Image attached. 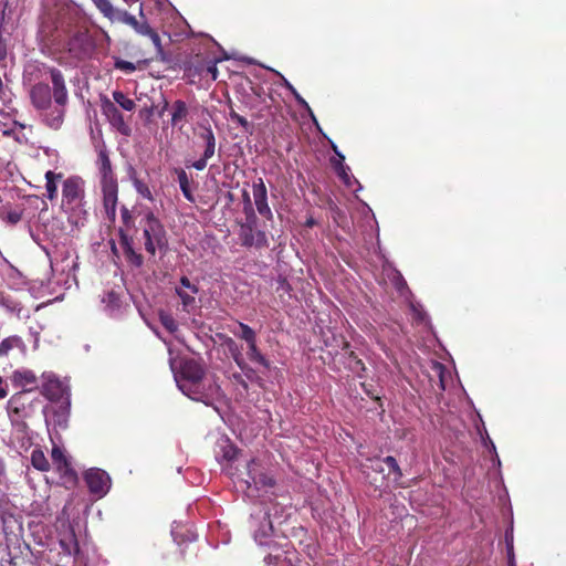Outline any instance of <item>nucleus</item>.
I'll use <instances>...</instances> for the list:
<instances>
[{
  "mask_svg": "<svg viewBox=\"0 0 566 566\" xmlns=\"http://www.w3.org/2000/svg\"><path fill=\"white\" fill-rule=\"evenodd\" d=\"M97 157L95 166L99 175V184L103 192V206L107 218L115 221L118 200V181L109 158V151L105 142L95 145Z\"/></svg>",
  "mask_w": 566,
  "mask_h": 566,
  "instance_id": "1",
  "label": "nucleus"
},
{
  "mask_svg": "<svg viewBox=\"0 0 566 566\" xmlns=\"http://www.w3.org/2000/svg\"><path fill=\"white\" fill-rule=\"evenodd\" d=\"M42 407V400L32 389H23L13 394L6 405L11 427L19 433H27L28 423L38 409Z\"/></svg>",
  "mask_w": 566,
  "mask_h": 566,
  "instance_id": "2",
  "label": "nucleus"
},
{
  "mask_svg": "<svg viewBox=\"0 0 566 566\" xmlns=\"http://www.w3.org/2000/svg\"><path fill=\"white\" fill-rule=\"evenodd\" d=\"M205 377V369L195 359H187L180 366L176 381L180 390L189 398L207 403V395L202 391L201 382Z\"/></svg>",
  "mask_w": 566,
  "mask_h": 566,
  "instance_id": "3",
  "label": "nucleus"
},
{
  "mask_svg": "<svg viewBox=\"0 0 566 566\" xmlns=\"http://www.w3.org/2000/svg\"><path fill=\"white\" fill-rule=\"evenodd\" d=\"M142 214L143 217L139 221V226L143 229L145 250L151 256H155L157 249L164 250L167 248V233L161 221L150 209L144 210Z\"/></svg>",
  "mask_w": 566,
  "mask_h": 566,
  "instance_id": "4",
  "label": "nucleus"
},
{
  "mask_svg": "<svg viewBox=\"0 0 566 566\" xmlns=\"http://www.w3.org/2000/svg\"><path fill=\"white\" fill-rule=\"evenodd\" d=\"M44 74L49 75V78L52 83L51 92L53 94V99L55 104L61 107L60 109H56V116H54L51 119H48V125L51 128H59L63 122L64 111L63 108L69 103V92L66 87L65 77L61 70L54 67V66H48L43 65Z\"/></svg>",
  "mask_w": 566,
  "mask_h": 566,
  "instance_id": "5",
  "label": "nucleus"
},
{
  "mask_svg": "<svg viewBox=\"0 0 566 566\" xmlns=\"http://www.w3.org/2000/svg\"><path fill=\"white\" fill-rule=\"evenodd\" d=\"M85 196L84 180L77 176H71L63 181L62 208L67 212L81 213Z\"/></svg>",
  "mask_w": 566,
  "mask_h": 566,
  "instance_id": "6",
  "label": "nucleus"
},
{
  "mask_svg": "<svg viewBox=\"0 0 566 566\" xmlns=\"http://www.w3.org/2000/svg\"><path fill=\"white\" fill-rule=\"evenodd\" d=\"M119 21L129 25L142 36H147L153 44L155 56L158 59H164V48L161 44V39L158 32L150 27L147 20L143 17V20H137L134 15L129 14L127 11H123L119 14Z\"/></svg>",
  "mask_w": 566,
  "mask_h": 566,
  "instance_id": "7",
  "label": "nucleus"
},
{
  "mask_svg": "<svg viewBox=\"0 0 566 566\" xmlns=\"http://www.w3.org/2000/svg\"><path fill=\"white\" fill-rule=\"evenodd\" d=\"M197 137L198 140L195 145L202 149V154L197 160H193L191 164H187V167H192L196 170L201 171L206 169L208 160L216 154L217 139L210 126L203 127L201 132L197 134Z\"/></svg>",
  "mask_w": 566,
  "mask_h": 566,
  "instance_id": "8",
  "label": "nucleus"
},
{
  "mask_svg": "<svg viewBox=\"0 0 566 566\" xmlns=\"http://www.w3.org/2000/svg\"><path fill=\"white\" fill-rule=\"evenodd\" d=\"M238 326L240 328V333L232 331L234 336L243 339L248 345V358L266 369H270L271 364L270 360L265 358V356L260 352L256 345V333L247 324L242 322H238Z\"/></svg>",
  "mask_w": 566,
  "mask_h": 566,
  "instance_id": "9",
  "label": "nucleus"
},
{
  "mask_svg": "<svg viewBox=\"0 0 566 566\" xmlns=\"http://www.w3.org/2000/svg\"><path fill=\"white\" fill-rule=\"evenodd\" d=\"M101 109L103 115L107 118L108 123L113 128H115L123 136H130L132 128L125 122L123 114L117 108L115 103H113L107 97L102 98L101 101Z\"/></svg>",
  "mask_w": 566,
  "mask_h": 566,
  "instance_id": "10",
  "label": "nucleus"
},
{
  "mask_svg": "<svg viewBox=\"0 0 566 566\" xmlns=\"http://www.w3.org/2000/svg\"><path fill=\"white\" fill-rule=\"evenodd\" d=\"M84 479L91 493L102 496L109 490L111 478L102 469L93 468L87 470Z\"/></svg>",
  "mask_w": 566,
  "mask_h": 566,
  "instance_id": "11",
  "label": "nucleus"
},
{
  "mask_svg": "<svg viewBox=\"0 0 566 566\" xmlns=\"http://www.w3.org/2000/svg\"><path fill=\"white\" fill-rule=\"evenodd\" d=\"M30 99L38 111H46L52 105L53 94L48 83L39 82L30 90Z\"/></svg>",
  "mask_w": 566,
  "mask_h": 566,
  "instance_id": "12",
  "label": "nucleus"
},
{
  "mask_svg": "<svg viewBox=\"0 0 566 566\" xmlns=\"http://www.w3.org/2000/svg\"><path fill=\"white\" fill-rule=\"evenodd\" d=\"M252 192L255 209L259 214H261L266 220H272L273 213L268 203V190L262 178H258L255 181H253Z\"/></svg>",
  "mask_w": 566,
  "mask_h": 566,
  "instance_id": "13",
  "label": "nucleus"
},
{
  "mask_svg": "<svg viewBox=\"0 0 566 566\" xmlns=\"http://www.w3.org/2000/svg\"><path fill=\"white\" fill-rule=\"evenodd\" d=\"M119 243L123 248V252L126 261L135 266L140 268L144 264V258L140 253L136 252L133 248L134 239L132 235L126 233L124 229H119Z\"/></svg>",
  "mask_w": 566,
  "mask_h": 566,
  "instance_id": "14",
  "label": "nucleus"
},
{
  "mask_svg": "<svg viewBox=\"0 0 566 566\" xmlns=\"http://www.w3.org/2000/svg\"><path fill=\"white\" fill-rule=\"evenodd\" d=\"M51 458L56 471L62 476L67 478L69 480L76 479V473L72 468L69 458L65 455L64 451L59 446H53Z\"/></svg>",
  "mask_w": 566,
  "mask_h": 566,
  "instance_id": "15",
  "label": "nucleus"
},
{
  "mask_svg": "<svg viewBox=\"0 0 566 566\" xmlns=\"http://www.w3.org/2000/svg\"><path fill=\"white\" fill-rule=\"evenodd\" d=\"M43 384L41 386V394L51 401H57L63 397L64 387L62 382L52 374H43Z\"/></svg>",
  "mask_w": 566,
  "mask_h": 566,
  "instance_id": "16",
  "label": "nucleus"
},
{
  "mask_svg": "<svg viewBox=\"0 0 566 566\" xmlns=\"http://www.w3.org/2000/svg\"><path fill=\"white\" fill-rule=\"evenodd\" d=\"M11 381L15 388H21V390L32 389L34 392V389L38 388V378L35 374L29 369L14 370L11 376Z\"/></svg>",
  "mask_w": 566,
  "mask_h": 566,
  "instance_id": "17",
  "label": "nucleus"
},
{
  "mask_svg": "<svg viewBox=\"0 0 566 566\" xmlns=\"http://www.w3.org/2000/svg\"><path fill=\"white\" fill-rule=\"evenodd\" d=\"M295 552L290 549L275 548L270 552L265 557L268 566H295L293 560Z\"/></svg>",
  "mask_w": 566,
  "mask_h": 566,
  "instance_id": "18",
  "label": "nucleus"
},
{
  "mask_svg": "<svg viewBox=\"0 0 566 566\" xmlns=\"http://www.w3.org/2000/svg\"><path fill=\"white\" fill-rule=\"evenodd\" d=\"M256 467H259V463L254 459H252L248 464V475L249 479L251 480L247 481L249 486H251L252 484L256 489H259L260 486H273L274 481L263 473H258Z\"/></svg>",
  "mask_w": 566,
  "mask_h": 566,
  "instance_id": "19",
  "label": "nucleus"
},
{
  "mask_svg": "<svg viewBox=\"0 0 566 566\" xmlns=\"http://www.w3.org/2000/svg\"><path fill=\"white\" fill-rule=\"evenodd\" d=\"M349 343L343 342V349L346 350L347 354V368L354 373L357 377L364 378L366 373V366L360 358L353 350L349 349Z\"/></svg>",
  "mask_w": 566,
  "mask_h": 566,
  "instance_id": "20",
  "label": "nucleus"
},
{
  "mask_svg": "<svg viewBox=\"0 0 566 566\" xmlns=\"http://www.w3.org/2000/svg\"><path fill=\"white\" fill-rule=\"evenodd\" d=\"M217 60H209L207 62H201L195 69L189 67L187 70L189 75H199V76H210L212 81L218 78V67Z\"/></svg>",
  "mask_w": 566,
  "mask_h": 566,
  "instance_id": "21",
  "label": "nucleus"
},
{
  "mask_svg": "<svg viewBox=\"0 0 566 566\" xmlns=\"http://www.w3.org/2000/svg\"><path fill=\"white\" fill-rule=\"evenodd\" d=\"M13 349H25L24 342L21 337L12 335L0 342V357H7Z\"/></svg>",
  "mask_w": 566,
  "mask_h": 566,
  "instance_id": "22",
  "label": "nucleus"
},
{
  "mask_svg": "<svg viewBox=\"0 0 566 566\" xmlns=\"http://www.w3.org/2000/svg\"><path fill=\"white\" fill-rule=\"evenodd\" d=\"M63 178L61 172L49 170L45 172L46 197L52 201L57 198V181Z\"/></svg>",
  "mask_w": 566,
  "mask_h": 566,
  "instance_id": "23",
  "label": "nucleus"
},
{
  "mask_svg": "<svg viewBox=\"0 0 566 566\" xmlns=\"http://www.w3.org/2000/svg\"><path fill=\"white\" fill-rule=\"evenodd\" d=\"M128 175L137 193L149 201H154V197L148 185L137 178V172L133 167L129 168Z\"/></svg>",
  "mask_w": 566,
  "mask_h": 566,
  "instance_id": "24",
  "label": "nucleus"
},
{
  "mask_svg": "<svg viewBox=\"0 0 566 566\" xmlns=\"http://www.w3.org/2000/svg\"><path fill=\"white\" fill-rule=\"evenodd\" d=\"M92 1L105 18L109 19L111 21H114V20L119 21V14L123 11L116 10L113 7L111 0H92Z\"/></svg>",
  "mask_w": 566,
  "mask_h": 566,
  "instance_id": "25",
  "label": "nucleus"
},
{
  "mask_svg": "<svg viewBox=\"0 0 566 566\" xmlns=\"http://www.w3.org/2000/svg\"><path fill=\"white\" fill-rule=\"evenodd\" d=\"M188 115L187 104L178 99L172 104L171 125L177 126L179 123L186 120Z\"/></svg>",
  "mask_w": 566,
  "mask_h": 566,
  "instance_id": "26",
  "label": "nucleus"
},
{
  "mask_svg": "<svg viewBox=\"0 0 566 566\" xmlns=\"http://www.w3.org/2000/svg\"><path fill=\"white\" fill-rule=\"evenodd\" d=\"M31 463L33 468L39 471L46 472L50 470V463L44 454V452L40 449H34L31 453Z\"/></svg>",
  "mask_w": 566,
  "mask_h": 566,
  "instance_id": "27",
  "label": "nucleus"
},
{
  "mask_svg": "<svg viewBox=\"0 0 566 566\" xmlns=\"http://www.w3.org/2000/svg\"><path fill=\"white\" fill-rule=\"evenodd\" d=\"M178 182H179V187H180V190H181L184 197L188 201L195 202V197L190 189V181H189L187 172L184 169H180L178 171Z\"/></svg>",
  "mask_w": 566,
  "mask_h": 566,
  "instance_id": "28",
  "label": "nucleus"
},
{
  "mask_svg": "<svg viewBox=\"0 0 566 566\" xmlns=\"http://www.w3.org/2000/svg\"><path fill=\"white\" fill-rule=\"evenodd\" d=\"M112 95L114 99L113 103L118 104L123 109L133 112L136 108V103L122 91H114Z\"/></svg>",
  "mask_w": 566,
  "mask_h": 566,
  "instance_id": "29",
  "label": "nucleus"
},
{
  "mask_svg": "<svg viewBox=\"0 0 566 566\" xmlns=\"http://www.w3.org/2000/svg\"><path fill=\"white\" fill-rule=\"evenodd\" d=\"M382 463H385L389 469V474H392V481L397 484H399L400 480L402 479V471L397 462V460L387 455L382 459Z\"/></svg>",
  "mask_w": 566,
  "mask_h": 566,
  "instance_id": "30",
  "label": "nucleus"
},
{
  "mask_svg": "<svg viewBox=\"0 0 566 566\" xmlns=\"http://www.w3.org/2000/svg\"><path fill=\"white\" fill-rule=\"evenodd\" d=\"M159 322L161 325L170 333L174 334L178 331V323L174 318V316L170 313H167L165 311H160L159 314Z\"/></svg>",
  "mask_w": 566,
  "mask_h": 566,
  "instance_id": "31",
  "label": "nucleus"
},
{
  "mask_svg": "<svg viewBox=\"0 0 566 566\" xmlns=\"http://www.w3.org/2000/svg\"><path fill=\"white\" fill-rule=\"evenodd\" d=\"M229 118L237 123L245 133H252L253 125L248 119L239 115L232 107H230Z\"/></svg>",
  "mask_w": 566,
  "mask_h": 566,
  "instance_id": "32",
  "label": "nucleus"
},
{
  "mask_svg": "<svg viewBox=\"0 0 566 566\" xmlns=\"http://www.w3.org/2000/svg\"><path fill=\"white\" fill-rule=\"evenodd\" d=\"M120 218L123 227L119 229H124L126 233H128V231L135 227V220L129 209L125 206H123L120 209Z\"/></svg>",
  "mask_w": 566,
  "mask_h": 566,
  "instance_id": "33",
  "label": "nucleus"
},
{
  "mask_svg": "<svg viewBox=\"0 0 566 566\" xmlns=\"http://www.w3.org/2000/svg\"><path fill=\"white\" fill-rule=\"evenodd\" d=\"M23 210H10L7 212H1V219L10 226H15L22 220Z\"/></svg>",
  "mask_w": 566,
  "mask_h": 566,
  "instance_id": "34",
  "label": "nucleus"
},
{
  "mask_svg": "<svg viewBox=\"0 0 566 566\" xmlns=\"http://www.w3.org/2000/svg\"><path fill=\"white\" fill-rule=\"evenodd\" d=\"M176 294L180 297L181 304L185 310H188V308L195 306V304H196L195 294H192V293L189 294L181 287H176Z\"/></svg>",
  "mask_w": 566,
  "mask_h": 566,
  "instance_id": "35",
  "label": "nucleus"
},
{
  "mask_svg": "<svg viewBox=\"0 0 566 566\" xmlns=\"http://www.w3.org/2000/svg\"><path fill=\"white\" fill-rule=\"evenodd\" d=\"M241 244L251 248L254 244V229L241 228L240 232Z\"/></svg>",
  "mask_w": 566,
  "mask_h": 566,
  "instance_id": "36",
  "label": "nucleus"
},
{
  "mask_svg": "<svg viewBox=\"0 0 566 566\" xmlns=\"http://www.w3.org/2000/svg\"><path fill=\"white\" fill-rule=\"evenodd\" d=\"M244 214H245V222L241 226V228H245V229H256V224H258V217H256V213H255V210L252 209V210H245L243 211Z\"/></svg>",
  "mask_w": 566,
  "mask_h": 566,
  "instance_id": "37",
  "label": "nucleus"
},
{
  "mask_svg": "<svg viewBox=\"0 0 566 566\" xmlns=\"http://www.w3.org/2000/svg\"><path fill=\"white\" fill-rule=\"evenodd\" d=\"M254 247L266 248L269 247V240L266 233L262 230H254Z\"/></svg>",
  "mask_w": 566,
  "mask_h": 566,
  "instance_id": "38",
  "label": "nucleus"
},
{
  "mask_svg": "<svg viewBox=\"0 0 566 566\" xmlns=\"http://www.w3.org/2000/svg\"><path fill=\"white\" fill-rule=\"evenodd\" d=\"M284 85L285 87L293 94V96L295 97L297 104L306 109H310V105L307 104V102L300 95V93L295 90V87L290 83L287 82L286 80H284Z\"/></svg>",
  "mask_w": 566,
  "mask_h": 566,
  "instance_id": "39",
  "label": "nucleus"
},
{
  "mask_svg": "<svg viewBox=\"0 0 566 566\" xmlns=\"http://www.w3.org/2000/svg\"><path fill=\"white\" fill-rule=\"evenodd\" d=\"M233 360L235 361V364L238 365V367L244 371V373H251L252 369L248 366V364L245 363L242 354L240 350H237L235 353H233V356H232Z\"/></svg>",
  "mask_w": 566,
  "mask_h": 566,
  "instance_id": "40",
  "label": "nucleus"
},
{
  "mask_svg": "<svg viewBox=\"0 0 566 566\" xmlns=\"http://www.w3.org/2000/svg\"><path fill=\"white\" fill-rule=\"evenodd\" d=\"M115 67L117 70L124 71L126 73H133L136 70V66L134 65V63H132L129 61H125V60H117L115 62Z\"/></svg>",
  "mask_w": 566,
  "mask_h": 566,
  "instance_id": "41",
  "label": "nucleus"
},
{
  "mask_svg": "<svg viewBox=\"0 0 566 566\" xmlns=\"http://www.w3.org/2000/svg\"><path fill=\"white\" fill-rule=\"evenodd\" d=\"M333 149H334L335 154L339 157V161H338L339 168L336 167V169L338 170V175L340 178L345 179L347 177V172L345 170V167L343 166V161H344L345 157H344V155L338 153L337 147L335 145H333Z\"/></svg>",
  "mask_w": 566,
  "mask_h": 566,
  "instance_id": "42",
  "label": "nucleus"
},
{
  "mask_svg": "<svg viewBox=\"0 0 566 566\" xmlns=\"http://www.w3.org/2000/svg\"><path fill=\"white\" fill-rule=\"evenodd\" d=\"M230 379H231V381H232V382H234V384H237V385L241 386V387H242V389H243L244 391H248V389H249V385H248V382L244 380L243 376H242L240 373H234V374H232V376L230 377Z\"/></svg>",
  "mask_w": 566,
  "mask_h": 566,
  "instance_id": "43",
  "label": "nucleus"
},
{
  "mask_svg": "<svg viewBox=\"0 0 566 566\" xmlns=\"http://www.w3.org/2000/svg\"><path fill=\"white\" fill-rule=\"evenodd\" d=\"M180 285H181V289L185 287V289L190 290V292L192 294H197L199 292V287L196 284H192L187 276L180 277Z\"/></svg>",
  "mask_w": 566,
  "mask_h": 566,
  "instance_id": "44",
  "label": "nucleus"
},
{
  "mask_svg": "<svg viewBox=\"0 0 566 566\" xmlns=\"http://www.w3.org/2000/svg\"><path fill=\"white\" fill-rule=\"evenodd\" d=\"M242 200H243V211H245V210L249 211V210L254 209L253 203L250 198V193L248 192V190H243Z\"/></svg>",
  "mask_w": 566,
  "mask_h": 566,
  "instance_id": "45",
  "label": "nucleus"
},
{
  "mask_svg": "<svg viewBox=\"0 0 566 566\" xmlns=\"http://www.w3.org/2000/svg\"><path fill=\"white\" fill-rule=\"evenodd\" d=\"M8 396V384L0 376V400L4 399Z\"/></svg>",
  "mask_w": 566,
  "mask_h": 566,
  "instance_id": "46",
  "label": "nucleus"
},
{
  "mask_svg": "<svg viewBox=\"0 0 566 566\" xmlns=\"http://www.w3.org/2000/svg\"><path fill=\"white\" fill-rule=\"evenodd\" d=\"M229 350L231 352V355L233 356V353H235L237 350H239L238 348V345L237 343L232 339V338H228L227 342H226Z\"/></svg>",
  "mask_w": 566,
  "mask_h": 566,
  "instance_id": "47",
  "label": "nucleus"
},
{
  "mask_svg": "<svg viewBox=\"0 0 566 566\" xmlns=\"http://www.w3.org/2000/svg\"><path fill=\"white\" fill-rule=\"evenodd\" d=\"M381 461L377 460L375 464L371 465L373 470L376 471V472H382L384 471V468L381 465Z\"/></svg>",
  "mask_w": 566,
  "mask_h": 566,
  "instance_id": "48",
  "label": "nucleus"
},
{
  "mask_svg": "<svg viewBox=\"0 0 566 566\" xmlns=\"http://www.w3.org/2000/svg\"><path fill=\"white\" fill-rule=\"evenodd\" d=\"M316 224H317V222H316V220L313 217L307 218L306 221H305V227L306 228H313Z\"/></svg>",
  "mask_w": 566,
  "mask_h": 566,
  "instance_id": "49",
  "label": "nucleus"
},
{
  "mask_svg": "<svg viewBox=\"0 0 566 566\" xmlns=\"http://www.w3.org/2000/svg\"><path fill=\"white\" fill-rule=\"evenodd\" d=\"M7 56L6 46L0 43V61H3Z\"/></svg>",
  "mask_w": 566,
  "mask_h": 566,
  "instance_id": "50",
  "label": "nucleus"
},
{
  "mask_svg": "<svg viewBox=\"0 0 566 566\" xmlns=\"http://www.w3.org/2000/svg\"><path fill=\"white\" fill-rule=\"evenodd\" d=\"M361 387L364 388L365 392L370 396L373 399H376L378 400L379 397L378 396H373L371 392H370V389L367 388V386L365 384H361Z\"/></svg>",
  "mask_w": 566,
  "mask_h": 566,
  "instance_id": "51",
  "label": "nucleus"
},
{
  "mask_svg": "<svg viewBox=\"0 0 566 566\" xmlns=\"http://www.w3.org/2000/svg\"><path fill=\"white\" fill-rule=\"evenodd\" d=\"M281 284H282V286H287L289 287V283L286 282L285 279L281 280Z\"/></svg>",
  "mask_w": 566,
  "mask_h": 566,
  "instance_id": "52",
  "label": "nucleus"
},
{
  "mask_svg": "<svg viewBox=\"0 0 566 566\" xmlns=\"http://www.w3.org/2000/svg\"><path fill=\"white\" fill-rule=\"evenodd\" d=\"M74 546H75L76 552H78V544L76 541L74 542Z\"/></svg>",
  "mask_w": 566,
  "mask_h": 566,
  "instance_id": "53",
  "label": "nucleus"
},
{
  "mask_svg": "<svg viewBox=\"0 0 566 566\" xmlns=\"http://www.w3.org/2000/svg\"><path fill=\"white\" fill-rule=\"evenodd\" d=\"M226 457L229 459V460H232L233 459V455H230L229 453L226 454Z\"/></svg>",
  "mask_w": 566,
  "mask_h": 566,
  "instance_id": "54",
  "label": "nucleus"
},
{
  "mask_svg": "<svg viewBox=\"0 0 566 566\" xmlns=\"http://www.w3.org/2000/svg\"><path fill=\"white\" fill-rule=\"evenodd\" d=\"M112 250H113V252H116L115 243H113V245H112Z\"/></svg>",
  "mask_w": 566,
  "mask_h": 566,
  "instance_id": "55",
  "label": "nucleus"
},
{
  "mask_svg": "<svg viewBox=\"0 0 566 566\" xmlns=\"http://www.w3.org/2000/svg\"><path fill=\"white\" fill-rule=\"evenodd\" d=\"M228 199L232 200V193L231 192L228 193Z\"/></svg>",
  "mask_w": 566,
  "mask_h": 566,
  "instance_id": "56",
  "label": "nucleus"
}]
</instances>
